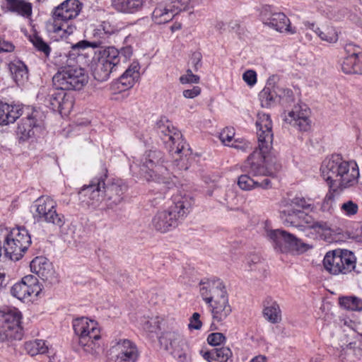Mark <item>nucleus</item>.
Listing matches in <instances>:
<instances>
[{"instance_id":"f257e3e1","label":"nucleus","mask_w":362,"mask_h":362,"mask_svg":"<svg viewBox=\"0 0 362 362\" xmlns=\"http://www.w3.org/2000/svg\"><path fill=\"white\" fill-rule=\"evenodd\" d=\"M158 134L163 140L165 148L168 150L172 158L171 164L165 165L163 163V153L160 151L150 150L146 151L141 158L134 161L136 166L139 168L141 176L148 182H155L163 184L160 189L162 192L159 198H163L166 189H170L173 185L170 182V175L169 168L179 170L189 168V159L192 155V150L189 144L183 139L181 132L170 124L159 125Z\"/></svg>"},{"instance_id":"f03ea898","label":"nucleus","mask_w":362,"mask_h":362,"mask_svg":"<svg viewBox=\"0 0 362 362\" xmlns=\"http://www.w3.org/2000/svg\"><path fill=\"white\" fill-rule=\"evenodd\" d=\"M258 147L248 156L241 166L243 173L238 178V187L245 191L255 188L269 189L272 187L271 180L265 178L259 182L255 177L271 175L267 163L270 151L272 148L273 132L270 116L259 113L256 121Z\"/></svg>"},{"instance_id":"7ed1b4c3","label":"nucleus","mask_w":362,"mask_h":362,"mask_svg":"<svg viewBox=\"0 0 362 362\" xmlns=\"http://www.w3.org/2000/svg\"><path fill=\"white\" fill-rule=\"evenodd\" d=\"M320 170L328 185H334L335 187L344 189L358 182L359 171L356 165L351 167L349 163L344 160L339 154H333L326 158Z\"/></svg>"},{"instance_id":"20e7f679","label":"nucleus","mask_w":362,"mask_h":362,"mask_svg":"<svg viewBox=\"0 0 362 362\" xmlns=\"http://www.w3.org/2000/svg\"><path fill=\"white\" fill-rule=\"evenodd\" d=\"M191 198L173 195L167 209L158 210L153 216L151 227L160 233H166L176 228L189 212Z\"/></svg>"},{"instance_id":"39448f33","label":"nucleus","mask_w":362,"mask_h":362,"mask_svg":"<svg viewBox=\"0 0 362 362\" xmlns=\"http://www.w3.org/2000/svg\"><path fill=\"white\" fill-rule=\"evenodd\" d=\"M200 295L208 305L214 321L221 322L231 313L228 294L223 281L220 279L208 280L200 283Z\"/></svg>"},{"instance_id":"423d86ee","label":"nucleus","mask_w":362,"mask_h":362,"mask_svg":"<svg viewBox=\"0 0 362 362\" xmlns=\"http://www.w3.org/2000/svg\"><path fill=\"white\" fill-rule=\"evenodd\" d=\"M73 329L78 345L86 354L96 356L99 353L100 329L96 321L81 317L73 320Z\"/></svg>"},{"instance_id":"0eeeda50","label":"nucleus","mask_w":362,"mask_h":362,"mask_svg":"<svg viewBox=\"0 0 362 362\" xmlns=\"http://www.w3.org/2000/svg\"><path fill=\"white\" fill-rule=\"evenodd\" d=\"M323 265L325 269L332 275H348L354 272L356 258L351 251L335 250L326 253Z\"/></svg>"},{"instance_id":"6e6552de","label":"nucleus","mask_w":362,"mask_h":362,"mask_svg":"<svg viewBox=\"0 0 362 362\" xmlns=\"http://www.w3.org/2000/svg\"><path fill=\"white\" fill-rule=\"evenodd\" d=\"M54 87L65 90H81L88 83L83 69L76 65L59 67L52 77Z\"/></svg>"},{"instance_id":"1a4fd4ad","label":"nucleus","mask_w":362,"mask_h":362,"mask_svg":"<svg viewBox=\"0 0 362 362\" xmlns=\"http://www.w3.org/2000/svg\"><path fill=\"white\" fill-rule=\"evenodd\" d=\"M21 319L22 314L16 308H6L0 310V341L22 339Z\"/></svg>"},{"instance_id":"9d476101","label":"nucleus","mask_w":362,"mask_h":362,"mask_svg":"<svg viewBox=\"0 0 362 362\" xmlns=\"http://www.w3.org/2000/svg\"><path fill=\"white\" fill-rule=\"evenodd\" d=\"M37 99L50 110L61 115H67L74 106L73 96L59 89L42 88L37 95Z\"/></svg>"},{"instance_id":"9b49d317","label":"nucleus","mask_w":362,"mask_h":362,"mask_svg":"<svg viewBox=\"0 0 362 362\" xmlns=\"http://www.w3.org/2000/svg\"><path fill=\"white\" fill-rule=\"evenodd\" d=\"M31 244V237L24 228L13 229L4 245L5 256L13 261L19 260Z\"/></svg>"},{"instance_id":"f8f14e48","label":"nucleus","mask_w":362,"mask_h":362,"mask_svg":"<svg viewBox=\"0 0 362 362\" xmlns=\"http://www.w3.org/2000/svg\"><path fill=\"white\" fill-rule=\"evenodd\" d=\"M34 217L38 221L52 223L59 228L65 223L64 216L57 212V203L49 197L42 196L35 200Z\"/></svg>"},{"instance_id":"ddd939ff","label":"nucleus","mask_w":362,"mask_h":362,"mask_svg":"<svg viewBox=\"0 0 362 362\" xmlns=\"http://www.w3.org/2000/svg\"><path fill=\"white\" fill-rule=\"evenodd\" d=\"M158 341L160 346L169 351L179 362H185L187 356V344L186 340L178 332H164L159 337Z\"/></svg>"},{"instance_id":"4468645a","label":"nucleus","mask_w":362,"mask_h":362,"mask_svg":"<svg viewBox=\"0 0 362 362\" xmlns=\"http://www.w3.org/2000/svg\"><path fill=\"white\" fill-rule=\"evenodd\" d=\"M268 236L272 241L274 250L277 252L282 253L293 251L302 252L305 250V244L284 230H270L268 233Z\"/></svg>"},{"instance_id":"2eb2a0df","label":"nucleus","mask_w":362,"mask_h":362,"mask_svg":"<svg viewBox=\"0 0 362 362\" xmlns=\"http://www.w3.org/2000/svg\"><path fill=\"white\" fill-rule=\"evenodd\" d=\"M107 172L100 177L93 178L88 185H84L79 192V195L83 202L93 208L100 206L103 202L102 194H103V187L105 180L107 177Z\"/></svg>"},{"instance_id":"dca6fc26","label":"nucleus","mask_w":362,"mask_h":362,"mask_svg":"<svg viewBox=\"0 0 362 362\" xmlns=\"http://www.w3.org/2000/svg\"><path fill=\"white\" fill-rule=\"evenodd\" d=\"M262 23L280 33L295 34L296 28L291 26L289 18L281 12L272 13L269 6H264L260 13Z\"/></svg>"},{"instance_id":"f3484780","label":"nucleus","mask_w":362,"mask_h":362,"mask_svg":"<svg viewBox=\"0 0 362 362\" xmlns=\"http://www.w3.org/2000/svg\"><path fill=\"white\" fill-rule=\"evenodd\" d=\"M110 353L115 362H136L139 358L136 345L127 339L117 341L112 346Z\"/></svg>"},{"instance_id":"a211bd4d","label":"nucleus","mask_w":362,"mask_h":362,"mask_svg":"<svg viewBox=\"0 0 362 362\" xmlns=\"http://www.w3.org/2000/svg\"><path fill=\"white\" fill-rule=\"evenodd\" d=\"M53 23L51 30L58 34L61 37L71 35L76 30V26L69 21L74 18L65 7L61 4L57 6L52 13Z\"/></svg>"},{"instance_id":"6ab92c4d","label":"nucleus","mask_w":362,"mask_h":362,"mask_svg":"<svg viewBox=\"0 0 362 362\" xmlns=\"http://www.w3.org/2000/svg\"><path fill=\"white\" fill-rule=\"evenodd\" d=\"M43 124L42 114L37 110H33L26 117L21 120L17 128V135L20 141H26L34 136L35 129L41 128Z\"/></svg>"},{"instance_id":"aec40b11","label":"nucleus","mask_w":362,"mask_h":362,"mask_svg":"<svg viewBox=\"0 0 362 362\" xmlns=\"http://www.w3.org/2000/svg\"><path fill=\"white\" fill-rule=\"evenodd\" d=\"M127 190V186L122 180H114L103 187V202L107 209H113L119 204L124 194Z\"/></svg>"},{"instance_id":"412c9836","label":"nucleus","mask_w":362,"mask_h":362,"mask_svg":"<svg viewBox=\"0 0 362 362\" xmlns=\"http://www.w3.org/2000/svg\"><path fill=\"white\" fill-rule=\"evenodd\" d=\"M41 288L37 278L25 276L20 282L15 284L11 289L12 296L21 300H28L32 296H37Z\"/></svg>"},{"instance_id":"4be33fe9","label":"nucleus","mask_w":362,"mask_h":362,"mask_svg":"<svg viewBox=\"0 0 362 362\" xmlns=\"http://www.w3.org/2000/svg\"><path fill=\"white\" fill-rule=\"evenodd\" d=\"M310 111L305 104L294 106L288 115L285 116V122L296 127L299 131L307 132L310 128L309 119Z\"/></svg>"},{"instance_id":"5701e85b","label":"nucleus","mask_w":362,"mask_h":362,"mask_svg":"<svg viewBox=\"0 0 362 362\" xmlns=\"http://www.w3.org/2000/svg\"><path fill=\"white\" fill-rule=\"evenodd\" d=\"M30 267L31 272L43 281H48L49 284L57 281L52 264L45 257L40 256L34 258L30 264Z\"/></svg>"},{"instance_id":"b1692460","label":"nucleus","mask_w":362,"mask_h":362,"mask_svg":"<svg viewBox=\"0 0 362 362\" xmlns=\"http://www.w3.org/2000/svg\"><path fill=\"white\" fill-rule=\"evenodd\" d=\"M23 113L21 105H8L0 100V125H7L13 123Z\"/></svg>"},{"instance_id":"393cba45","label":"nucleus","mask_w":362,"mask_h":362,"mask_svg":"<svg viewBox=\"0 0 362 362\" xmlns=\"http://www.w3.org/2000/svg\"><path fill=\"white\" fill-rule=\"evenodd\" d=\"M92 36L94 38V40L93 41L83 40L76 44H73L71 47L72 50L81 51L84 50L88 47H92L94 49L100 48L102 47V45L105 43L106 39L107 38L106 35L103 33V30H101L99 26L93 29L92 32Z\"/></svg>"},{"instance_id":"a878e982","label":"nucleus","mask_w":362,"mask_h":362,"mask_svg":"<svg viewBox=\"0 0 362 362\" xmlns=\"http://www.w3.org/2000/svg\"><path fill=\"white\" fill-rule=\"evenodd\" d=\"M303 23L306 28L313 30L322 40L329 43H335L337 42L338 34L334 27L327 26L323 28H320L316 27L314 23L305 21Z\"/></svg>"},{"instance_id":"bb28decb","label":"nucleus","mask_w":362,"mask_h":362,"mask_svg":"<svg viewBox=\"0 0 362 362\" xmlns=\"http://www.w3.org/2000/svg\"><path fill=\"white\" fill-rule=\"evenodd\" d=\"M177 13L170 4H158L152 13V19L156 24H164L170 21Z\"/></svg>"},{"instance_id":"cd10ccee","label":"nucleus","mask_w":362,"mask_h":362,"mask_svg":"<svg viewBox=\"0 0 362 362\" xmlns=\"http://www.w3.org/2000/svg\"><path fill=\"white\" fill-rule=\"evenodd\" d=\"M94 58L104 63L110 64L112 67L117 68L119 64V52L114 47H107L95 52Z\"/></svg>"},{"instance_id":"c85d7f7f","label":"nucleus","mask_w":362,"mask_h":362,"mask_svg":"<svg viewBox=\"0 0 362 362\" xmlns=\"http://www.w3.org/2000/svg\"><path fill=\"white\" fill-rule=\"evenodd\" d=\"M94 64L93 65V76L98 81H107L110 74L115 71L117 68L112 67L110 64L104 63L103 60L100 61L93 57Z\"/></svg>"},{"instance_id":"c756f323","label":"nucleus","mask_w":362,"mask_h":362,"mask_svg":"<svg viewBox=\"0 0 362 362\" xmlns=\"http://www.w3.org/2000/svg\"><path fill=\"white\" fill-rule=\"evenodd\" d=\"M112 6L124 13H134L143 6V0H111Z\"/></svg>"},{"instance_id":"7c9ffc66","label":"nucleus","mask_w":362,"mask_h":362,"mask_svg":"<svg viewBox=\"0 0 362 362\" xmlns=\"http://www.w3.org/2000/svg\"><path fill=\"white\" fill-rule=\"evenodd\" d=\"M263 314L264 317L273 324L278 323L281 320V312L279 304L272 298H268L264 303Z\"/></svg>"},{"instance_id":"2f4dec72","label":"nucleus","mask_w":362,"mask_h":362,"mask_svg":"<svg viewBox=\"0 0 362 362\" xmlns=\"http://www.w3.org/2000/svg\"><path fill=\"white\" fill-rule=\"evenodd\" d=\"M7 8L17 14L24 17L29 18L32 15V4L25 0H6Z\"/></svg>"},{"instance_id":"473e14b6","label":"nucleus","mask_w":362,"mask_h":362,"mask_svg":"<svg viewBox=\"0 0 362 362\" xmlns=\"http://www.w3.org/2000/svg\"><path fill=\"white\" fill-rule=\"evenodd\" d=\"M329 189L322 201L321 210L332 214L336 206V199L340 196L344 189L335 187L334 185H329Z\"/></svg>"},{"instance_id":"72a5a7b5","label":"nucleus","mask_w":362,"mask_h":362,"mask_svg":"<svg viewBox=\"0 0 362 362\" xmlns=\"http://www.w3.org/2000/svg\"><path fill=\"white\" fill-rule=\"evenodd\" d=\"M8 68L13 80L18 85L23 84L28 78V68L21 61L11 62Z\"/></svg>"},{"instance_id":"f704fd0d","label":"nucleus","mask_w":362,"mask_h":362,"mask_svg":"<svg viewBox=\"0 0 362 362\" xmlns=\"http://www.w3.org/2000/svg\"><path fill=\"white\" fill-rule=\"evenodd\" d=\"M139 63L133 62L119 77L120 83L126 88L132 87L139 78Z\"/></svg>"},{"instance_id":"c9c22d12","label":"nucleus","mask_w":362,"mask_h":362,"mask_svg":"<svg viewBox=\"0 0 362 362\" xmlns=\"http://www.w3.org/2000/svg\"><path fill=\"white\" fill-rule=\"evenodd\" d=\"M259 99L261 105L263 107H269L276 100L278 97L277 87L266 86L259 93Z\"/></svg>"},{"instance_id":"e433bc0d","label":"nucleus","mask_w":362,"mask_h":362,"mask_svg":"<svg viewBox=\"0 0 362 362\" xmlns=\"http://www.w3.org/2000/svg\"><path fill=\"white\" fill-rule=\"evenodd\" d=\"M305 216V214L302 211L293 209L282 211L280 215L284 223L296 227L300 225L298 219L303 218Z\"/></svg>"},{"instance_id":"4c0bfd02","label":"nucleus","mask_w":362,"mask_h":362,"mask_svg":"<svg viewBox=\"0 0 362 362\" xmlns=\"http://www.w3.org/2000/svg\"><path fill=\"white\" fill-rule=\"evenodd\" d=\"M24 348L28 354L32 356L45 354L48 349L45 341L41 339L26 341L24 344Z\"/></svg>"},{"instance_id":"58836bf2","label":"nucleus","mask_w":362,"mask_h":362,"mask_svg":"<svg viewBox=\"0 0 362 362\" xmlns=\"http://www.w3.org/2000/svg\"><path fill=\"white\" fill-rule=\"evenodd\" d=\"M234 135V129L233 128L227 127L221 132L219 138L226 146H229L238 149L245 150V144L241 145V142L238 143L237 141H235L233 143H232Z\"/></svg>"},{"instance_id":"ea45409f","label":"nucleus","mask_w":362,"mask_h":362,"mask_svg":"<svg viewBox=\"0 0 362 362\" xmlns=\"http://www.w3.org/2000/svg\"><path fill=\"white\" fill-rule=\"evenodd\" d=\"M339 304L341 307L349 310H362V299L356 296H346L340 298Z\"/></svg>"},{"instance_id":"a19ab883","label":"nucleus","mask_w":362,"mask_h":362,"mask_svg":"<svg viewBox=\"0 0 362 362\" xmlns=\"http://www.w3.org/2000/svg\"><path fill=\"white\" fill-rule=\"evenodd\" d=\"M357 54L353 52L351 55L346 57L341 64V69L345 74H358L356 71L357 62H358Z\"/></svg>"},{"instance_id":"79ce46f5","label":"nucleus","mask_w":362,"mask_h":362,"mask_svg":"<svg viewBox=\"0 0 362 362\" xmlns=\"http://www.w3.org/2000/svg\"><path fill=\"white\" fill-rule=\"evenodd\" d=\"M30 41L38 52L42 53L46 57L49 56L51 47L41 37L37 35H33L30 37Z\"/></svg>"},{"instance_id":"37998d69","label":"nucleus","mask_w":362,"mask_h":362,"mask_svg":"<svg viewBox=\"0 0 362 362\" xmlns=\"http://www.w3.org/2000/svg\"><path fill=\"white\" fill-rule=\"evenodd\" d=\"M62 4L74 18L78 16L81 10L82 4L78 0H66Z\"/></svg>"},{"instance_id":"c03bdc74","label":"nucleus","mask_w":362,"mask_h":362,"mask_svg":"<svg viewBox=\"0 0 362 362\" xmlns=\"http://www.w3.org/2000/svg\"><path fill=\"white\" fill-rule=\"evenodd\" d=\"M277 90L278 97L282 105H291L294 103L293 93L291 89L277 87Z\"/></svg>"},{"instance_id":"a18cd8bd","label":"nucleus","mask_w":362,"mask_h":362,"mask_svg":"<svg viewBox=\"0 0 362 362\" xmlns=\"http://www.w3.org/2000/svg\"><path fill=\"white\" fill-rule=\"evenodd\" d=\"M214 353L216 361L219 362H226L233 356L231 350L226 346L214 349Z\"/></svg>"},{"instance_id":"49530a36","label":"nucleus","mask_w":362,"mask_h":362,"mask_svg":"<svg viewBox=\"0 0 362 362\" xmlns=\"http://www.w3.org/2000/svg\"><path fill=\"white\" fill-rule=\"evenodd\" d=\"M341 210L346 216H351L357 214L358 206L356 203L349 200L341 204Z\"/></svg>"},{"instance_id":"de8ad7c7","label":"nucleus","mask_w":362,"mask_h":362,"mask_svg":"<svg viewBox=\"0 0 362 362\" xmlns=\"http://www.w3.org/2000/svg\"><path fill=\"white\" fill-rule=\"evenodd\" d=\"M226 337L220 332H214L208 335L207 342L209 344L216 346L226 341Z\"/></svg>"},{"instance_id":"09e8293b","label":"nucleus","mask_w":362,"mask_h":362,"mask_svg":"<svg viewBox=\"0 0 362 362\" xmlns=\"http://www.w3.org/2000/svg\"><path fill=\"white\" fill-rule=\"evenodd\" d=\"M199 80V76L194 74L191 69H187L186 74L180 77V82L182 84L198 83Z\"/></svg>"},{"instance_id":"8fccbe9b","label":"nucleus","mask_w":362,"mask_h":362,"mask_svg":"<svg viewBox=\"0 0 362 362\" xmlns=\"http://www.w3.org/2000/svg\"><path fill=\"white\" fill-rule=\"evenodd\" d=\"M143 328L147 332H153L160 329V322L158 317L146 320L143 322Z\"/></svg>"},{"instance_id":"3c124183","label":"nucleus","mask_w":362,"mask_h":362,"mask_svg":"<svg viewBox=\"0 0 362 362\" xmlns=\"http://www.w3.org/2000/svg\"><path fill=\"white\" fill-rule=\"evenodd\" d=\"M190 0H175L171 2L170 4L171 5L173 9L178 14L182 11H185L189 4Z\"/></svg>"},{"instance_id":"603ef678","label":"nucleus","mask_w":362,"mask_h":362,"mask_svg":"<svg viewBox=\"0 0 362 362\" xmlns=\"http://www.w3.org/2000/svg\"><path fill=\"white\" fill-rule=\"evenodd\" d=\"M98 26L103 30V33H105L107 37L117 30V28L108 21H103Z\"/></svg>"},{"instance_id":"864d4df0","label":"nucleus","mask_w":362,"mask_h":362,"mask_svg":"<svg viewBox=\"0 0 362 362\" xmlns=\"http://www.w3.org/2000/svg\"><path fill=\"white\" fill-rule=\"evenodd\" d=\"M243 79L250 86H254L257 82V74L253 70H247L243 75Z\"/></svg>"},{"instance_id":"5fc2aeb1","label":"nucleus","mask_w":362,"mask_h":362,"mask_svg":"<svg viewBox=\"0 0 362 362\" xmlns=\"http://www.w3.org/2000/svg\"><path fill=\"white\" fill-rule=\"evenodd\" d=\"M200 315L198 313H194L190 317V322L189 324V329L199 330L202 326V322L200 320Z\"/></svg>"},{"instance_id":"6e6d98bb","label":"nucleus","mask_w":362,"mask_h":362,"mask_svg":"<svg viewBox=\"0 0 362 362\" xmlns=\"http://www.w3.org/2000/svg\"><path fill=\"white\" fill-rule=\"evenodd\" d=\"M310 199H306L302 197H296L291 201L292 204L301 207L303 209H308L311 204L310 203Z\"/></svg>"},{"instance_id":"4d7b16f0","label":"nucleus","mask_w":362,"mask_h":362,"mask_svg":"<svg viewBox=\"0 0 362 362\" xmlns=\"http://www.w3.org/2000/svg\"><path fill=\"white\" fill-rule=\"evenodd\" d=\"M202 55L199 52H195L192 54L191 63L195 71H197L202 66Z\"/></svg>"},{"instance_id":"13d9d810","label":"nucleus","mask_w":362,"mask_h":362,"mask_svg":"<svg viewBox=\"0 0 362 362\" xmlns=\"http://www.w3.org/2000/svg\"><path fill=\"white\" fill-rule=\"evenodd\" d=\"M311 228L316 230L317 232H323L330 230V226L326 221H315L311 226Z\"/></svg>"},{"instance_id":"bf43d9fd","label":"nucleus","mask_w":362,"mask_h":362,"mask_svg":"<svg viewBox=\"0 0 362 362\" xmlns=\"http://www.w3.org/2000/svg\"><path fill=\"white\" fill-rule=\"evenodd\" d=\"M201 93V88L194 86L192 89L185 90L182 93L183 96L186 98H194Z\"/></svg>"},{"instance_id":"052dcab7","label":"nucleus","mask_w":362,"mask_h":362,"mask_svg":"<svg viewBox=\"0 0 362 362\" xmlns=\"http://www.w3.org/2000/svg\"><path fill=\"white\" fill-rule=\"evenodd\" d=\"M344 49L348 55H351L353 52L357 54V55L362 54L360 47L352 43L346 44L344 47Z\"/></svg>"},{"instance_id":"680f3d73","label":"nucleus","mask_w":362,"mask_h":362,"mask_svg":"<svg viewBox=\"0 0 362 362\" xmlns=\"http://www.w3.org/2000/svg\"><path fill=\"white\" fill-rule=\"evenodd\" d=\"M119 52V59L123 57L124 60H127L132 54V48L130 46L123 47Z\"/></svg>"},{"instance_id":"e2e57ef3","label":"nucleus","mask_w":362,"mask_h":362,"mask_svg":"<svg viewBox=\"0 0 362 362\" xmlns=\"http://www.w3.org/2000/svg\"><path fill=\"white\" fill-rule=\"evenodd\" d=\"M201 353H202L203 358L208 362L216 361V358L214 353V349H212L211 351H207L204 352L202 351Z\"/></svg>"},{"instance_id":"0e129e2a","label":"nucleus","mask_w":362,"mask_h":362,"mask_svg":"<svg viewBox=\"0 0 362 362\" xmlns=\"http://www.w3.org/2000/svg\"><path fill=\"white\" fill-rule=\"evenodd\" d=\"M14 49V46L8 42H0V52H11Z\"/></svg>"},{"instance_id":"69168bd1","label":"nucleus","mask_w":362,"mask_h":362,"mask_svg":"<svg viewBox=\"0 0 362 362\" xmlns=\"http://www.w3.org/2000/svg\"><path fill=\"white\" fill-rule=\"evenodd\" d=\"M356 71L358 74H362V54L358 56Z\"/></svg>"},{"instance_id":"338daca9","label":"nucleus","mask_w":362,"mask_h":362,"mask_svg":"<svg viewBox=\"0 0 362 362\" xmlns=\"http://www.w3.org/2000/svg\"><path fill=\"white\" fill-rule=\"evenodd\" d=\"M266 357L264 356H255L252 361L251 362H266Z\"/></svg>"},{"instance_id":"774afa93","label":"nucleus","mask_w":362,"mask_h":362,"mask_svg":"<svg viewBox=\"0 0 362 362\" xmlns=\"http://www.w3.org/2000/svg\"><path fill=\"white\" fill-rule=\"evenodd\" d=\"M215 28L217 30H222L225 29V24L222 21L217 22L215 25Z\"/></svg>"}]
</instances>
